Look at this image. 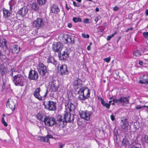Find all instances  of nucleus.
Masks as SVG:
<instances>
[{
	"label": "nucleus",
	"mask_w": 148,
	"mask_h": 148,
	"mask_svg": "<svg viewBox=\"0 0 148 148\" xmlns=\"http://www.w3.org/2000/svg\"><path fill=\"white\" fill-rule=\"evenodd\" d=\"M89 19L88 18H84V19L83 22L85 23H89Z\"/></svg>",
	"instance_id": "45"
},
{
	"label": "nucleus",
	"mask_w": 148,
	"mask_h": 148,
	"mask_svg": "<svg viewBox=\"0 0 148 148\" xmlns=\"http://www.w3.org/2000/svg\"><path fill=\"white\" fill-rule=\"evenodd\" d=\"M44 116V114L42 112H40L38 114L37 117L38 120L42 121Z\"/></svg>",
	"instance_id": "33"
},
{
	"label": "nucleus",
	"mask_w": 148,
	"mask_h": 148,
	"mask_svg": "<svg viewBox=\"0 0 148 148\" xmlns=\"http://www.w3.org/2000/svg\"><path fill=\"white\" fill-rule=\"evenodd\" d=\"M145 141L148 144V136L146 135L144 136Z\"/></svg>",
	"instance_id": "46"
},
{
	"label": "nucleus",
	"mask_w": 148,
	"mask_h": 148,
	"mask_svg": "<svg viewBox=\"0 0 148 148\" xmlns=\"http://www.w3.org/2000/svg\"><path fill=\"white\" fill-rule=\"evenodd\" d=\"M31 7L34 10L36 11H38L39 10V7L37 3H33L32 4Z\"/></svg>",
	"instance_id": "32"
},
{
	"label": "nucleus",
	"mask_w": 148,
	"mask_h": 148,
	"mask_svg": "<svg viewBox=\"0 0 148 148\" xmlns=\"http://www.w3.org/2000/svg\"><path fill=\"white\" fill-rule=\"evenodd\" d=\"M48 63H51L56 65V61L54 59L53 57L51 56H49L47 60Z\"/></svg>",
	"instance_id": "25"
},
{
	"label": "nucleus",
	"mask_w": 148,
	"mask_h": 148,
	"mask_svg": "<svg viewBox=\"0 0 148 148\" xmlns=\"http://www.w3.org/2000/svg\"><path fill=\"white\" fill-rule=\"evenodd\" d=\"M79 114L81 118L86 121H88L91 114V112L87 110L80 111Z\"/></svg>",
	"instance_id": "8"
},
{
	"label": "nucleus",
	"mask_w": 148,
	"mask_h": 148,
	"mask_svg": "<svg viewBox=\"0 0 148 148\" xmlns=\"http://www.w3.org/2000/svg\"><path fill=\"white\" fill-rule=\"evenodd\" d=\"M133 55L135 56L134 58H136V57H139L141 55V52L139 50H136L134 51Z\"/></svg>",
	"instance_id": "34"
},
{
	"label": "nucleus",
	"mask_w": 148,
	"mask_h": 148,
	"mask_svg": "<svg viewBox=\"0 0 148 148\" xmlns=\"http://www.w3.org/2000/svg\"><path fill=\"white\" fill-rule=\"evenodd\" d=\"M113 101L114 103H120V98L118 99H114L113 100Z\"/></svg>",
	"instance_id": "44"
},
{
	"label": "nucleus",
	"mask_w": 148,
	"mask_h": 148,
	"mask_svg": "<svg viewBox=\"0 0 148 148\" xmlns=\"http://www.w3.org/2000/svg\"><path fill=\"white\" fill-rule=\"evenodd\" d=\"M38 3L39 5H44L46 1V0H37Z\"/></svg>",
	"instance_id": "36"
},
{
	"label": "nucleus",
	"mask_w": 148,
	"mask_h": 148,
	"mask_svg": "<svg viewBox=\"0 0 148 148\" xmlns=\"http://www.w3.org/2000/svg\"><path fill=\"white\" fill-rule=\"evenodd\" d=\"M133 29V28L131 27L130 28H128L127 30V32H128V31L130 30H132Z\"/></svg>",
	"instance_id": "57"
},
{
	"label": "nucleus",
	"mask_w": 148,
	"mask_h": 148,
	"mask_svg": "<svg viewBox=\"0 0 148 148\" xmlns=\"http://www.w3.org/2000/svg\"><path fill=\"white\" fill-rule=\"evenodd\" d=\"M82 37L84 38H89V36L88 34H87L86 35V34L84 33H83L82 34Z\"/></svg>",
	"instance_id": "41"
},
{
	"label": "nucleus",
	"mask_w": 148,
	"mask_h": 148,
	"mask_svg": "<svg viewBox=\"0 0 148 148\" xmlns=\"http://www.w3.org/2000/svg\"><path fill=\"white\" fill-rule=\"evenodd\" d=\"M125 140V139H123V141H122V143L124 144L125 143V144H126V143L125 142L124 143Z\"/></svg>",
	"instance_id": "62"
},
{
	"label": "nucleus",
	"mask_w": 148,
	"mask_h": 148,
	"mask_svg": "<svg viewBox=\"0 0 148 148\" xmlns=\"http://www.w3.org/2000/svg\"><path fill=\"white\" fill-rule=\"evenodd\" d=\"M12 79L16 86H23L25 85V80L24 76L20 74L15 75Z\"/></svg>",
	"instance_id": "1"
},
{
	"label": "nucleus",
	"mask_w": 148,
	"mask_h": 148,
	"mask_svg": "<svg viewBox=\"0 0 148 148\" xmlns=\"http://www.w3.org/2000/svg\"><path fill=\"white\" fill-rule=\"evenodd\" d=\"M112 102V101H109V103H108V104H111V103Z\"/></svg>",
	"instance_id": "64"
},
{
	"label": "nucleus",
	"mask_w": 148,
	"mask_h": 148,
	"mask_svg": "<svg viewBox=\"0 0 148 148\" xmlns=\"http://www.w3.org/2000/svg\"><path fill=\"white\" fill-rule=\"evenodd\" d=\"M17 104V102L15 99H9L6 102V106L7 108H10L13 112L15 110L16 106Z\"/></svg>",
	"instance_id": "5"
},
{
	"label": "nucleus",
	"mask_w": 148,
	"mask_h": 148,
	"mask_svg": "<svg viewBox=\"0 0 148 148\" xmlns=\"http://www.w3.org/2000/svg\"><path fill=\"white\" fill-rule=\"evenodd\" d=\"M100 101L101 104L103 106H105L108 109H109L110 108V104H108V103L106 102L104 99L102 98L100 99Z\"/></svg>",
	"instance_id": "28"
},
{
	"label": "nucleus",
	"mask_w": 148,
	"mask_h": 148,
	"mask_svg": "<svg viewBox=\"0 0 148 148\" xmlns=\"http://www.w3.org/2000/svg\"><path fill=\"white\" fill-rule=\"evenodd\" d=\"M45 108L50 111H54L56 109V103L52 101H49L47 103L44 102L43 103Z\"/></svg>",
	"instance_id": "3"
},
{
	"label": "nucleus",
	"mask_w": 148,
	"mask_h": 148,
	"mask_svg": "<svg viewBox=\"0 0 148 148\" xmlns=\"http://www.w3.org/2000/svg\"><path fill=\"white\" fill-rule=\"evenodd\" d=\"M111 59V58L110 57H109L106 58H104L103 59L107 63L109 62Z\"/></svg>",
	"instance_id": "42"
},
{
	"label": "nucleus",
	"mask_w": 148,
	"mask_h": 148,
	"mask_svg": "<svg viewBox=\"0 0 148 148\" xmlns=\"http://www.w3.org/2000/svg\"><path fill=\"white\" fill-rule=\"evenodd\" d=\"M51 11L54 14H58L60 12V9L57 5H53L51 9Z\"/></svg>",
	"instance_id": "19"
},
{
	"label": "nucleus",
	"mask_w": 148,
	"mask_h": 148,
	"mask_svg": "<svg viewBox=\"0 0 148 148\" xmlns=\"http://www.w3.org/2000/svg\"><path fill=\"white\" fill-rule=\"evenodd\" d=\"M73 85L75 89L81 88L82 85V80L79 78H77L73 82Z\"/></svg>",
	"instance_id": "15"
},
{
	"label": "nucleus",
	"mask_w": 148,
	"mask_h": 148,
	"mask_svg": "<svg viewBox=\"0 0 148 148\" xmlns=\"http://www.w3.org/2000/svg\"><path fill=\"white\" fill-rule=\"evenodd\" d=\"M64 121L66 122V124L67 122H73L74 120V116L71 115L70 113L67 112L64 114L63 117Z\"/></svg>",
	"instance_id": "12"
},
{
	"label": "nucleus",
	"mask_w": 148,
	"mask_h": 148,
	"mask_svg": "<svg viewBox=\"0 0 148 148\" xmlns=\"http://www.w3.org/2000/svg\"><path fill=\"white\" fill-rule=\"evenodd\" d=\"M10 75L11 76L13 77V70H11L10 71Z\"/></svg>",
	"instance_id": "51"
},
{
	"label": "nucleus",
	"mask_w": 148,
	"mask_h": 148,
	"mask_svg": "<svg viewBox=\"0 0 148 148\" xmlns=\"http://www.w3.org/2000/svg\"><path fill=\"white\" fill-rule=\"evenodd\" d=\"M73 4L74 5V6L75 7H76V5H77V3H76V2L74 1H73Z\"/></svg>",
	"instance_id": "56"
},
{
	"label": "nucleus",
	"mask_w": 148,
	"mask_h": 148,
	"mask_svg": "<svg viewBox=\"0 0 148 148\" xmlns=\"http://www.w3.org/2000/svg\"><path fill=\"white\" fill-rule=\"evenodd\" d=\"M92 42H90V43H89V46H91L92 45Z\"/></svg>",
	"instance_id": "63"
},
{
	"label": "nucleus",
	"mask_w": 148,
	"mask_h": 148,
	"mask_svg": "<svg viewBox=\"0 0 148 148\" xmlns=\"http://www.w3.org/2000/svg\"><path fill=\"white\" fill-rule=\"evenodd\" d=\"M80 5L79 3H77V5H76V7H79L80 6Z\"/></svg>",
	"instance_id": "60"
},
{
	"label": "nucleus",
	"mask_w": 148,
	"mask_h": 148,
	"mask_svg": "<svg viewBox=\"0 0 148 148\" xmlns=\"http://www.w3.org/2000/svg\"><path fill=\"white\" fill-rule=\"evenodd\" d=\"M145 13L147 15H148V10H147L145 11Z\"/></svg>",
	"instance_id": "58"
},
{
	"label": "nucleus",
	"mask_w": 148,
	"mask_h": 148,
	"mask_svg": "<svg viewBox=\"0 0 148 148\" xmlns=\"http://www.w3.org/2000/svg\"><path fill=\"white\" fill-rule=\"evenodd\" d=\"M64 145L62 144L61 143H60L59 145V147L60 148H63V147L64 146Z\"/></svg>",
	"instance_id": "50"
},
{
	"label": "nucleus",
	"mask_w": 148,
	"mask_h": 148,
	"mask_svg": "<svg viewBox=\"0 0 148 148\" xmlns=\"http://www.w3.org/2000/svg\"><path fill=\"white\" fill-rule=\"evenodd\" d=\"M148 76L147 75H143L142 80L139 81V83L143 84H148Z\"/></svg>",
	"instance_id": "20"
},
{
	"label": "nucleus",
	"mask_w": 148,
	"mask_h": 148,
	"mask_svg": "<svg viewBox=\"0 0 148 148\" xmlns=\"http://www.w3.org/2000/svg\"><path fill=\"white\" fill-rule=\"evenodd\" d=\"M116 32H115L114 34H112L110 36H108V37H107V40L108 41H110L111 40V38H112L113 37L114 35L116 34Z\"/></svg>",
	"instance_id": "39"
},
{
	"label": "nucleus",
	"mask_w": 148,
	"mask_h": 148,
	"mask_svg": "<svg viewBox=\"0 0 148 148\" xmlns=\"http://www.w3.org/2000/svg\"><path fill=\"white\" fill-rule=\"evenodd\" d=\"M37 69L40 74L44 76L47 72V67L42 63H40L37 66Z\"/></svg>",
	"instance_id": "6"
},
{
	"label": "nucleus",
	"mask_w": 148,
	"mask_h": 148,
	"mask_svg": "<svg viewBox=\"0 0 148 148\" xmlns=\"http://www.w3.org/2000/svg\"><path fill=\"white\" fill-rule=\"evenodd\" d=\"M65 7L67 10H69V8L67 4V3H66L65 4Z\"/></svg>",
	"instance_id": "55"
},
{
	"label": "nucleus",
	"mask_w": 148,
	"mask_h": 148,
	"mask_svg": "<svg viewBox=\"0 0 148 148\" xmlns=\"http://www.w3.org/2000/svg\"><path fill=\"white\" fill-rule=\"evenodd\" d=\"M60 74L62 75L68 74L69 72L67 69V67L65 64L63 65L60 67Z\"/></svg>",
	"instance_id": "16"
},
{
	"label": "nucleus",
	"mask_w": 148,
	"mask_h": 148,
	"mask_svg": "<svg viewBox=\"0 0 148 148\" xmlns=\"http://www.w3.org/2000/svg\"><path fill=\"white\" fill-rule=\"evenodd\" d=\"M60 55H59V58L61 60H66L69 57V54L68 53L65 51H63L60 52Z\"/></svg>",
	"instance_id": "17"
},
{
	"label": "nucleus",
	"mask_w": 148,
	"mask_h": 148,
	"mask_svg": "<svg viewBox=\"0 0 148 148\" xmlns=\"http://www.w3.org/2000/svg\"><path fill=\"white\" fill-rule=\"evenodd\" d=\"M2 10L3 13V17L4 18H7L10 16L11 13L8 10L5 8H3Z\"/></svg>",
	"instance_id": "24"
},
{
	"label": "nucleus",
	"mask_w": 148,
	"mask_h": 148,
	"mask_svg": "<svg viewBox=\"0 0 148 148\" xmlns=\"http://www.w3.org/2000/svg\"><path fill=\"white\" fill-rule=\"evenodd\" d=\"M63 117L58 115L56 117V121L55 120V124L56 126H59L61 127H63L66 124V122L64 121Z\"/></svg>",
	"instance_id": "9"
},
{
	"label": "nucleus",
	"mask_w": 148,
	"mask_h": 148,
	"mask_svg": "<svg viewBox=\"0 0 148 148\" xmlns=\"http://www.w3.org/2000/svg\"><path fill=\"white\" fill-rule=\"evenodd\" d=\"M78 93L80 94L79 98L81 100H84L90 97V91L88 88L83 87L80 88Z\"/></svg>",
	"instance_id": "2"
},
{
	"label": "nucleus",
	"mask_w": 148,
	"mask_h": 148,
	"mask_svg": "<svg viewBox=\"0 0 148 148\" xmlns=\"http://www.w3.org/2000/svg\"><path fill=\"white\" fill-rule=\"evenodd\" d=\"M99 20L98 18L97 17H96L95 19V21L97 23Z\"/></svg>",
	"instance_id": "52"
},
{
	"label": "nucleus",
	"mask_w": 148,
	"mask_h": 148,
	"mask_svg": "<svg viewBox=\"0 0 148 148\" xmlns=\"http://www.w3.org/2000/svg\"><path fill=\"white\" fill-rule=\"evenodd\" d=\"M95 10L96 12H98L99 10V9L98 8H97L95 9Z\"/></svg>",
	"instance_id": "59"
},
{
	"label": "nucleus",
	"mask_w": 148,
	"mask_h": 148,
	"mask_svg": "<svg viewBox=\"0 0 148 148\" xmlns=\"http://www.w3.org/2000/svg\"><path fill=\"white\" fill-rule=\"evenodd\" d=\"M38 73L36 71L32 69L30 71L28 76V78L30 79H37L38 78Z\"/></svg>",
	"instance_id": "14"
},
{
	"label": "nucleus",
	"mask_w": 148,
	"mask_h": 148,
	"mask_svg": "<svg viewBox=\"0 0 148 148\" xmlns=\"http://www.w3.org/2000/svg\"><path fill=\"white\" fill-rule=\"evenodd\" d=\"M91 49V46H88L87 47V49L88 51H90Z\"/></svg>",
	"instance_id": "54"
},
{
	"label": "nucleus",
	"mask_w": 148,
	"mask_h": 148,
	"mask_svg": "<svg viewBox=\"0 0 148 148\" xmlns=\"http://www.w3.org/2000/svg\"><path fill=\"white\" fill-rule=\"evenodd\" d=\"M120 103H125L128 104L129 103V101L128 98L125 97H121L120 98Z\"/></svg>",
	"instance_id": "30"
},
{
	"label": "nucleus",
	"mask_w": 148,
	"mask_h": 148,
	"mask_svg": "<svg viewBox=\"0 0 148 148\" xmlns=\"http://www.w3.org/2000/svg\"><path fill=\"white\" fill-rule=\"evenodd\" d=\"M143 35L145 38L148 39V32H143Z\"/></svg>",
	"instance_id": "40"
},
{
	"label": "nucleus",
	"mask_w": 148,
	"mask_h": 148,
	"mask_svg": "<svg viewBox=\"0 0 148 148\" xmlns=\"http://www.w3.org/2000/svg\"><path fill=\"white\" fill-rule=\"evenodd\" d=\"M56 81H53L50 82L49 83V89L51 91V97H53V92H55L58 90V85L56 83Z\"/></svg>",
	"instance_id": "10"
},
{
	"label": "nucleus",
	"mask_w": 148,
	"mask_h": 148,
	"mask_svg": "<svg viewBox=\"0 0 148 148\" xmlns=\"http://www.w3.org/2000/svg\"><path fill=\"white\" fill-rule=\"evenodd\" d=\"M68 26L69 27H72V25L71 24H68Z\"/></svg>",
	"instance_id": "61"
},
{
	"label": "nucleus",
	"mask_w": 148,
	"mask_h": 148,
	"mask_svg": "<svg viewBox=\"0 0 148 148\" xmlns=\"http://www.w3.org/2000/svg\"><path fill=\"white\" fill-rule=\"evenodd\" d=\"M2 123L4 124V125L5 126H7L8 125L7 123L5 121L3 117L2 119Z\"/></svg>",
	"instance_id": "43"
},
{
	"label": "nucleus",
	"mask_w": 148,
	"mask_h": 148,
	"mask_svg": "<svg viewBox=\"0 0 148 148\" xmlns=\"http://www.w3.org/2000/svg\"><path fill=\"white\" fill-rule=\"evenodd\" d=\"M110 118L111 120L112 121H114L115 119L114 116L113 114H112L110 115Z\"/></svg>",
	"instance_id": "47"
},
{
	"label": "nucleus",
	"mask_w": 148,
	"mask_h": 148,
	"mask_svg": "<svg viewBox=\"0 0 148 148\" xmlns=\"http://www.w3.org/2000/svg\"><path fill=\"white\" fill-rule=\"evenodd\" d=\"M143 107H146L147 109H148V106L145 105L143 106H141L138 105L135 107L136 109L137 110L140 109Z\"/></svg>",
	"instance_id": "38"
},
{
	"label": "nucleus",
	"mask_w": 148,
	"mask_h": 148,
	"mask_svg": "<svg viewBox=\"0 0 148 148\" xmlns=\"http://www.w3.org/2000/svg\"><path fill=\"white\" fill-rule=\"evenodd\" d=\"M12 52L14 53H18L20 51V47L18 45H14L12 49Z\"/></svg>",
	"instance_id": "29"
},
{
	"label": "nucleus",
	"mask_w": 148,
	"mask_h": 148,
	"mask_svg": "<svg viewBox=\"0 0 148 148\" xmlns=\"http://www.w3.org/2000/svg\"><path fill=\"white\" fill-rule=\"evenodd\" d=\"M73 20L75 23L81 22L82 21V19L79 17H75L73 18Z\"/></svg>",
	"instance_id": "35"
},
{
	"label": "nucleus",
	"mask_w": 148,
	"mask_h": 148,
	"mask_svg": "<svg viewBox=\"0 0 148 148\" xmlns=\"http://www.w3.org/2000/svg\"><path fill=\"white\" fill-rule=\"evenodd\" d=\"M139 64L140 65H142L143 64V62L141 60L139 61Z\"/></svg>",
	"instance_id": "53"
},
{
	"label": "nucleus",
	"mask_w": 148,
	"mask_h": 148,
	"mask_svg": "<svg viewBox=\"0 0 148 148\" xmlns=\"http://www.w3.org/2000/svg\"><path fill=\"white\" fill-rule=\"evenodd\" d=\"M119 9V8L116 6L114 7L113 8V10L115 11H117Z\"/></svg>",
	"instance_id": "49"
},
{
	"label": "nucleus",
	"mask_w": 148,
	"mask_h": 148,
	"mask_svg": "<svg viewBox=\"0 0 148 148\" xmlns=\"http://www.w3.org/2000/svg\"><path fill=\"white\" fill-rule=\"evenodd\" d=\"M16 3V1L15 0H11L9 3L10 5V10L11 11L13 9V6Z\"/></svg>",
	"instance_id": "31"
},
{
	"label": "nucleus",
	"mask_w": 148,
	"mask_h": 148,
	"mask_svg": "<svg viewBox=\"0 0 148 148\" xmlns=\"http://www.w3.org/2000/svg\"><path fill=\"white\" fill-rule=\"evenodd\" d=\"M7 72L6 68L3 65L0 66V75H3Z\"/></svg>",
	"instance_id": "26"
},
{
	"label": "nucleus",
	"mask_w": 148,
	"mask_h": 148,
	"mask_svg": "<svg viewBox=\"0 0 148 148\" xmlns=\"http://www.w3.org/2000/svg\"><path fill=\"white\" fill-rule=\"evenodd\" d=\"M121 122L122 124H121V127L122 129H125L129 125L128 121L126 119L124 121L121 120Z\"/></svg>",
	"instance_id": "23"
},
{
	"label": "nucleus",
	"mask_w": 148,
	"mask_h": 148,
	"mask_svg": "<svg viewBox=\"0 0 148 148\" xmlns=\"http://www.w3.org/2000/svg\"><path fill=\"white\" fill-rule=\"evenodd\" d=\"M43 24L44 22L42 19L38 18L33 22V25L34 27L39 29L43 26Z\"/></svg>",
	"instance_id": "11"
},
{
	"label": "nucleus",
	"mask_w": 148,
	"mask_h": 148,
	"mask_svg": "<svg viewBox=\"0 0 148 148\" xmlns=\"http://www.w3.org/2000/svg\"><path fill=\"white\" fill-rule=\"evenodd\" d=\"M38 140L41 142H43L49 143V140H48L47 138L45 137H42L41 136H38Z\"/></svg>",
	"instance_id": "27"
},
{
	"label": "nucleus",
	"mask_w": 148,
	"mask_h": 148,
	"mask_svg": "<svg viewBox=\"0 0 148 148\" xmlns=\"http://www.w3.org/2000/svg\"><path fill=\"white\" fill-rule=\"evenodd\" d=\"M67 38L65 39L66 41L67 42L71 44H73L75 42V38L73 36H66Z\"/></svg>",
	"instance_id": "21"
},
{
	"label": "nucleus",
	"mask_w": 148,
	"mask_h": 148,
	"mask_svg": "<svg viewBox=\"0 0 148 148\" xmlns=\"http://www.w3.org/2000/svg\"><path fill=\"white\" fill-rule=\"evenodd\" d=\"M63 45L60 42H57L53 44L52 46V49L54 52H59L62 51L63 48Z\"/></svg>",
	"instance_id": "13"
},
{
	"label": "nucleus",
	"mask_w": 148,
	"mask_h": 148,
	"mask_svg": "<svg viewBox=\"0 0 148 148\" xmlns=\"http://www.w3.org/2000/svg\"><path fill=\"white\" fill-rule=\"evenodd\" d=\"M66 108L67 106L68 108L69 109V111L70 112L74 110L75 108V106L72 103L70 102H69L67 103H66L65 105Z\"/></svg>",
	"instance_id": "22"
},
{
	"label": "nucleus",
	"mask_w": 148,
	"mask_h": 148,
	"mask_svg": "<svg viewBox=\"0 0 148 148\" xmlns=\"http://www.w3.org/2000/svg\"><path fill=\"white\" fill-rule=\"evenodd\" d=\"M28 10L26 7H24L20 9L18 12V14L24 16L27 13Z\"/></svg>",
	"instance_id": "18"
},
{
	"label": "nucleus",
	"mask_w": 148,
	"mask_h": 148,
	"mask_svg": "<svg viewBox=\"0 0 148 148\" xmlns=\"http://www.w3.org/2000/svg\"><path fill=\"white\" fill-rule=\"evenodd\" d=\"M1 41L0 43H1V44L0 45V46L1 47H6V44L7 42L6 40H4V41H3L2 43H1Z\"/></svg>",
	"instance_id": "37"
},
{
	"label": "nucleus",
	"mask_w": 148,
	"mask_h": 148,
	"mask_svg": "<svg viewBox=\"0 0 148 148\" xmlns=\"http://www.w3.org/2000/svg\"><path fill=\"white\" fill-rule=\"evenodd\" d=\"M44 122L45 125L48 126H52L55 124V119L54 118L46 116L44 118Z\"/></svg>",
	"instance_id": "7"
},
{
	"label": "nucleus",
	"mask_w": 148,
	"mask_h": 148,
	"mask_svg": "<svg viewBox=\"0 0 148 148\" xmlns=\"http://www.w3.org/2000/svg\"><path fill=\"white\" fill-rule=\"evenodd\" d=\"M45 137L47 138L48 140H49V138H53L52 136L51 135H47Z\"/></svg>",
	"instance_id": "48"
},
{
	"label": "nucleus",
	"mask_w": 148,
	"mask_h": 148,
	"mask_svg": "<svg viewBox=\"0 0 148 148\" xmlns=\"http://www.w3.org/2000/svg\"><path fill=\"white\" fill-rule=\"evenodd\" d=\"M40 88L38 87L36 88L33 92V95L37 99L39 100H42L43 99V97L45 98L46 97L47 95L48 92V89L46 90L45 92V95L43 96H41L40 94Z\"/></svg>",
	"instance_id": "4"
}]
</instances>
